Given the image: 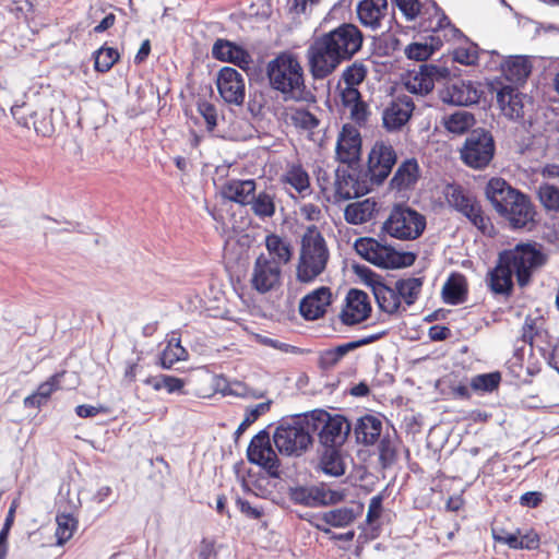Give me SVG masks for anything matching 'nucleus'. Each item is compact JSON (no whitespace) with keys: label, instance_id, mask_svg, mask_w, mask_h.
<instances>
[{"label":"nucleus","instance_id":"obj_59","mask_svg":"<svg viewBox=\"0 0 559 559\" xmlns=\"http://www.w3.org/2000/svg\"><path fill=\"white\" fill-rule=\"evenodd\" d=\"M407 21H415L420 14L424 4L420 0H392Z\"/></svg>","mask_w":559,"mask_h":559},{"label":"nucleus","instance_id":"obj_37","mask_svg":"<svg viewBox=\"0 0 559 559\" xmlns=\"http://www.w3.org/2000/svg\"><path fill=\"white\" fill-rule=\"evenodd\" d=\"M417 253L414 251H403L396 249L393 245L386 243L383 252V262L381 270H402L412 266L417 260Z\"/></svg>","mask_w":559,"mask_h":559},{"label":"nucleus","instance_id":"obj_5","mask_svg":"<svg viewBox=\"0 0 559 559\" xmlns=\"http://www.w3.org/2000/svg\"><path fill=\"white\" fill-rule=\"evenodd\" d=\"M310 429L313 436L317 433L321 447L343 448L347 442L353 423L344 414H332L324 408L308 411Z\"/></svg>","mask_w":559,"mask_h":559},{"label":"nucleus","instance_id":"obj_58","mask_svg":"<svg viewBox=\"0 0 559 559\" xmlns=\"http://www.w3.org/2000/svg\"><path fill=\"white\" fill-rule=\"evenodd\" d=\"M404 53L408 60L417 62H425L433 56L424 41L411 43L405 47Z\"/></svg>","mask_w":559,"mask_h":559},{"label":"nucleus","instance_id":"obj_34","mask_svg":"<svg viewBox=\"0 0 559 559\" xmlns=\"http://www.w3.org/2000/svg\"><path fill=\"white\" fill-rule=\"evenodd\" d=\"M444 129L454 135H463L471 133L477 123L474 114L466 110H456L450 115H447L441 120Z\"/></svg>","mask_w":559,"mask_h":559},{"label":"nucleus","instance_id":"obj_63","mask_svg":"<svg viewBox=\"0 0 559 559\" xmlns=\"http://www.w3.org/2000/svg\"><path fill=\"white\" fill-rule=\"evenodd\" d=\"M386 490L388 487H385L381 492L373 496L370 499L369 508L366 516V523L371 524L373 521H377L381 518L383 512V501L386 498Z\"/></svg>","mask_w":559,"mask_h":559},{"label":"nucleus","instance_id":"obj_53","mask_svg":"<svg viewBox=\"0 0 559 559\" xmlns=\"http://www.w3.org/2000/svg\"><path fill=\"white\" fill-rule=\"evenodd\" d=\"M367 75V67L362 62L355 61L345 68L340 81H343L347 86L357 87L366 80Z\"/></svg>","mask_w":559,"mask_h":559},{"label":"nucleus","instance_id":"obj_21","mask_svg":"<svg viewBox=\"0 0 559 559\" xmlns=\"http://www.w3.org/2000/svg\"><path fill=\"white\" fill-rule=\"evenodd\" d=\"M484 92L476 87L473 81H460L449 85L441 94L444 104L469 107L480 102Z\"/></svg>","mask_w":559,"mask_h":559},{"label":"nucleus","instance_id":"obj_30","mask_svg":"<svg viewBox=\"0 0 559 559\" xmlns=\"http://www.w3.org/2000/svg\"><path fill=\"white\" fill-rule=\"evenodd\" d=\"M287 497L293 504L307 508H321L322 481L318 485H296L287 488Z\"/></svg>","mask_w":559,"mask_h":559},{"label":"nucleus","instance_id":"obj_55","mask_svg":"<svg viewBox=\"0 0 559 559\" xmlns=\"http://www.w3.org/2000/svg\"><path fill=\"white\" fill-rule=\"evenodd\" d=\"M237 389H233L228 380L222 374L215 378V391L222 393L224 396L234 395L237 397H248L249 386L243 382L236 381L234 383Z\"/></svg>","mask_w":559,"mask_h":559},{"label":"nucleus","instance_id":"obj_48","mask_svg":"<svg viewBox=\"0 0 559 559\" xmlns=\"http://www.w3.org/2000/svg\"><path fill=\"white\" fill-rule=\"evenodd\" d=\"M355 522L353 508L342 507L323 512V523L336 528H343Z\"/></svg>","mask_w":559,"mask_h":559},{"label":"nucleus","instance_id":"obj_1","mask_svg":"<svg viewBox=\"0 0 559 559\" xmlns=\"http://www.w3.org/2000/svg\"><path fill=\"white\" fill-rule=\"evenodd\" d=\"M364 40L361 29L350 22H343L314 37L306 52L312 79L320 81L329 78L342 63L350 61L361 50Z\"/></svg>","mask_w":559,"mask_h":559},{"label":"nucleus","instance_id":"obj_12","mask_svg":"<svg viewBox=\"0 0 559 559\" xmlns=\"http://www.w3.org/2000/svg\"><path fill=\"white\" fill-rule=\"evenodd\" d=\"M535 271H525L519 269H497L493 266L489 269L486 275V283L488 289L493 295H501L509 298L514 293V281L513 276L516 277L518 285L524 288L532 282Z\"/></svg>","mask_w":559,"mask_h":559},{"label":"nucleus","instance_id":"obj_20","mask_svg":"<svg viewBox=\"0 0 559 559\" xmlns=\"http://www.w3.org/2000/svg\"><path fill=\"white\" fill-rule=\"evenodd\" d=\"M383 419L390 424V420L381 413L365 414L357 418L356 424L353 426L355 441L357 444L371 447L377 444L380 437H382Z\"/></svg>","mask_w":559,"mask_h":559},{"label":"nucleus","instance_id":"obj_44","mask_svg":"<svg viewBox=\"0 0 559 559\" xmlns=\"http://www.w3.org/2000/svg\"><path fill=\"white\" fill-rule=\"evenodd\" d=\"M536 197L547 213H559V187L542 182L536 188Z\"/></svg>","mask_w":559,"mask_h":559},{"label":"nucleus","instance_id":"obj_35","mask_svg":"<svg viewBox=\"0 0 559 559\" xmlns=\"http://www.w3.org/2000/svg\"><path fill=\"white\" fill-rule=\"evenodd\" d=\"M424 282V276L400 278L395 282V286L393 288L394 296L397 300L401 302L403 301L406 306L411 307L418 300Z\"/></svg>","mask_w":559,"mask_h":559},{"label":"nucleus","instance_id":"obj_39","mask_svg":"<svg viewBox=\"0 0 559 559\" xmlns=\"http://www.w3.org/2000/svg\"><path fill=\"white\" fill-rule=\"evenodd\" d=\"M502 382V373L499 370L475 374L469 380L474 394L484 396L497 393Z\"/></svg>","mask_w":559,"mask_h":559},{"label":"nucleus","instance_id":"obj_15","mask_svg":"<svg viewBox=\"0 0 559 559\" xmlns=\"http://www.w3.org/2000/svg\"><path fill=\"white\" fill-rule=\"evenodd\" d=\"M212 57L221 62L231 63L245 71L248 75L253 69L252 56L246 46L227 38H217L212 46Z\"/></svg>","mask_w":559,"mask_h":559},{"label":"nucleus","instance_id":"obj_3","mask_svg":"<svg viewBox=\"0 0 559 559\" xmlns=\"http://www.w3.org/2000/svg\"><path fill=\"white\" fill-rule=\"evenodd\" d=\"M272 440L281 455L300 457L307 453L314 443L308 412L292 415L290 421L283 418L276 427Z\"/></svg>","mask_w":559,"mask_h":559},{"label":"nucleus","instance_id":"obj_54","mask_svg":"<svg viewBox=\"0 0 559 559\" xmlns=\"http://www.w3.org/2000/svg\"><path fill=\"white\" fill-rule=\"evenodd\" d=\"M356 174H352L348 170L337 167L335 169V198L340 201H349L353 199L352 193L348 190H345L344 187L352 183Z\"/></svg>","mask_w":559,"mask_h":559},{"label":"nucleus","instance_id":"obj_64","mask_svg":"<svg viewBox=\"0 0 559 559\" xmlns=\"http://www.w3.org/2000/svg\"><path fill=\"white\" fill-rule=\"evenodd\" d=\"M336 90L338 91V96L341 99V104L345 108H350L352 106L356 105L360 100H362V95L360 91L355 86H341V81H338Z\"/></svg>","mask_w":559,"mask_h":559},{"label":"nucleus","instance_id":"obj_23","mask_svg":"<svg viewBox=\"0 0 559 559\" xmlns=\"http://www.w3.org/2000/svg\"><path fill=\"white\" fill-rule=\"evenodd\" d=\"M346 468L347 465L343 448L322 447V452L319 455V463L316 467L317 471H320L330 477H341L345 475Z\"/></svg>","mask_w":559,"mask_h":559},{"label":"nucleus","instance_id":"obj_33","mask_svg":"<svg viewBox=\"0 0 559 559\" xmlns=\"http://www.w3.org/2000/svg\"><path fill=\"white\" fill-rule=\"evenodd\" d=\"M461 214L464 215L484 236L490 238L496 237L497 230L490 217L485 215L481 204L476 197L468 203Z\"/></svg>","mask_w":559,"mask_h":559},{"label":"nucleus","instance_id":"obj_13","mask_svg":"<svg viewBox=\"0 0 559 559\" xmlns=\"http://www.w3.org/2000/svg\"><path fill=\"white\" fill-rule=\"evenodd\" d=\"M362 154V138L352 123H344L338 133L335 146V159L347 165L352 170L360 167Z\"/></svg>","mask_w":559,"mask_h":559},{"label":"nucleus","instance_id":"obj_62","mask_svg":"<svg viewBox=\"0 0 559 559\" xmlns=\"http://www.w3.org/2000/svg\"><path fill=\"white\" fill-rule=\"evenodd\" d=\"M352 271L368 288L374 285L378 281H382L383 277L381 274L374 272L371 267L356 261H353L352 263Z\"/></svg>","mask_w":559,"mask_h":559},{"label":"nucleus","instance_id":"obj_29","mask_svg":"<svg viewBox=\"0 0 559 559\" xmlns=\"http://www.w3.org/2000/svg\"><path fill=\"white\" fill-rule=\"evenodd\" d=\"M386 243L373 237L365 236L355 240L353 249L362 260L381 269Z\"/></svg>","mask_w":559,"mask_h":559},{"label":"nucleus","instance_id":"obj_2","mask_svg":"<svg viewBox=\"0 0 559 559\" xmlns=\"http://www.w3.org/2000/svg\"><path fill=\"white\" fill-rule=\"evenodd\" d=\"M265 75L270 88L280 92L284 102H317V96L306 86L304 68L295 52H278L267 62Z\"/></svg>","mask_w":559,"mask_h":559},{"label":"nucleus","instance_id":"obj_31","mask_svg":"<svg viewBox=\"0 0 559 559\" xmlns=\"http://www.w3.org/2000/svg\"><path fill=\"white\" fill-rule=\"evenodd\" d=\"M374 301L381 312L395 316L401 311V301L394 296L393 288L388 285L384 277L370 287Z\"/></svg>","mask_w":559,"mask_h":559},{"label":"nucleus","instance_id":"obj_46","mask_svg":"<svg viewBox=\"0 0 559 559\" xmlns=\"http://www.w3.org/2000/svg\"><path fill=\"white\" fill-rule=\"evenodd\" d=\"M353 352L349 342L340 344L333 348L320 353L318 366L322 370H330L336 366L348 353Z\"/></svg>","mask_w":559,"mask_h":559},{"label":"nucleus","instance_id":"obj_22","mask_svg":"<svg viewBox=\"0 0 559 559\" xmlns=\"http://www.w3.org/2000/svg\"><path fill=\"white\" fill-rule=\"evenodd\" d=\"M257 190L254 179H228L219 188V197L223 203L234 202L241 206L250 204L251 198Z\"/></svg>","mask_w":559,"mask_h":559},{"label":"nucleus","instance_id":"obj_9","mask_svg":"<svg viewBox=\"0 0 559 559\" xmlns=\"http://www.w3.org/2000/svg\"><path fill=\"white\" fill-rule=\"evenodd\" d=\"M496 212L508 222L511 230L527 229L532 231L540 222L539 214L531 197L521 190Z\"/></svg>","mask_w":559,"mask_h":559},{"label":"nucleus","instance_id":"obj_51","mask_svg":"<svg viewBox=\"0 0 559 559\" xmlns=\"http://www.w3.org/2000/svg\"><path fill=\"white\" fill-rule=\"evenodd\" d=\"M284 181L290 185L299 193L306 191L310 187L309 175L301 165H293L284 176Z\"/></svg>","mask_w":559,"mask_h":559},{"label":"nucleus","instance_id":"obj_41","mask_svg":"<svg viewBox=\"0 0 559 559\" xmlns=\"http://www.w3.org/2000/svg\"><path fill=\"white\" fill-rule=\"evenodd\" d=\"M53 108H41L29 112L32 124L37 135L51 138L56 132Z\"/></svg>","mask_w":559,"mask_h":559},{"label":"nucleus","instance_id":"obj_8","mask_svg":"<svg viewBox=\"0 0 559 559\" xmlns=\"http://www.w3.org/2000/svg\"><path fill=\"white\" fill-rule=\"evenodd\" d=\"M462 162L473 169H485L496 154V142L485 128L472 130L460 150Z\"/></svg>","mask_w":559,"mask_h":559},{"label":"nucleus","instance_id":"obj_27","mask_svg":"<svg viewBox=\"0 0 559 559\" xmlns=\"http://www.w3.org/2000/svg\"><path fill=\"white\" fill-rule=\"evenodd\" d=\"M80 506L81 500L79 498L78 503H73L71 500H68L69 511H58L56 515L57 528L55 533L57 546L62 547L76 531L79 521L73 513L80 508Z\"/></svg>","mask_w":559,"mask_h":559},{"label":"nucleus","instance_id":"obj_61","mask_svg":"<svg viewBox=\"0 0 559 559\" xmlns=\"http://www.w3.org/2000/svg\"><path fill=\"white\" fill-rule=\"evenodd\" d=\"M198 112L203 117L206 124V130L212 132L217 127V111L214 104L205 100L199 99L197 103Z\"/></svg>","mask_w":559,"mask_h":559},{"label":"nucleus","instance_id":"obj_25","mask_svg":"<svg viewBox=\"0 0 559 559\" xmlns=\"http://www.w3.org/2000/svg\"><path fill=\"white\" fill-rule=\"evenodd\" d=\"M467 278L460 272H452L441 289V298L444 304L459 306L467 300Z\"/></svg>","mask_w":559,"mask_h":559},{"label":"nucleus","instance_id":"obj_52","mask_svg":"<svg viewBox=\"0 0 559 559\" xmlns=\"http://www.w3.org/2000/svg\"><path fill=\"white\" fill-rule=\"evenodd\" d=\"M274 449L265 456H262L259 463H254L253 465L259 466L267 477L273 479H282L283 471L281 469L282 461L278 457V452Z\"/></svg>","mask_w":559,"mask_h":559},{"label":"nucleus","instance_id":"obj_7","mask_svg":"<svg viewBox=\"0 0 559 559\" xmlns=\"http://www.w3.org/2000/svg\"><path fill=\"white\" fill-rule=\"evenodd\" d=\"M548 257L542 243L534 240L518 242L511 249H503L498 253L497 269H519L537 271L547 263Z\"/></svg>","mask_w":559,"mask_h":559},{"label":"nucleus","instance_id":"obj_19","mask_svg":"<svg viewBox=\"0 0 559 559\" xmlns=\"http://www.w3.org/2000/svg\"><path fill=\"white\" fill-rule=\"evenodd\" d=\"M486 69L489 71L500 70L507 81L522 86L532 74L533 63L530 56L514 55L507 57L499 64H487Z\"/></svg>","mask_w":559,"mask_h":559},{"label":"nucleus","instance_id":"obj_40","mask_svg":"<svg viewBox=\"0 0 559 559\" xmlns=\"http://www.w3.org/2000/svg\"><path fill=\"white\" fill-rule=\"evenodd\" d=\"M265 247L272 257V261L281 266L290 262L294 255V248L289 241L276 234H269L265 237Z\"/></svg>","mask_w":559,"mask_h":559},{"label":"nucleus","instance_id":"obj_14","mask_svg":"<svg viewBox=\"0 0 559 559\" xmlns=\"http://www.w3.org/2000/svg\"><path fill=\"white\" fill-rule=\"evenodd\" d=\"M372 313V305L368 294L359 288H350L344 299L338 314L343 325L355 326L367 321Z\"/></svg>","mask_w":559,"mask_h":559},{"label":"nucleus","instance_id":"obj_26","mask_svg":"<svg viewBox=\"0 0 559 559\" xmlns=\"http://www.w3.org/2000/svg\"><path fill=\"white\" fill-rule=\"evenodd\" d=\"M388 9V0H360L356 7L359 22L365 27L377 29Z\"/></svg>","mask_w":559,"mask_h":559},{"label":"nucleus","instance_id":"obj_4","mask_svg":"<svg viewBox=\"0 0 559 559\" xmlns=\"http://www.w3.org/2000/svg\"><path fill=\"white\" fill-rule=\"evenodd\" d=\"M330 251L326 241L316 225L307 227L301 238V249L296 278L301 284L312 283L328 265Z\"/></svg>","mask_w":559,"mask_h":559},{"label":"nucleus","instance_id":"obj_42","mask_svg":"<svg viewBox=\"0 0 559 559\" xmlns=\"http://www.w3.org/2000/svg\"><path fill=\"white\" fill-rule=\"evenodd\" d=\"M378 443L379 464L382 469L391 468L399 460V450L394 438L386 432Z\"/></svg>","mask_w":559,"mask_h":559},{"label":"nucleus","instance_id":"obj_50","mask_svg":"<svg viewBox=\"0 0 559 559\" xmlns=\"http://www.w3.org/2000/svg\"><path fill=\"white\" fill-rule=\"evenodd\" d=\"M474 198V195L466 193L461 185L448 186L447 201L459 213H462Z\"/></svg>","mask_w":559,"mask_h":559},{"label":"nucleus","instance_id":"obj_60","mask_svg":"<svg viewBox=\"0 0 559 559\" xmlns=\"http://www.w3.org/2000/svg\"><path fill=\"white\" fill-rule=\"evenodd\" d=\"M545 338L547 347L539 346V352L545 358L547 365L559 373V366L556 360V354L559 348V338L554 340L547 331H545Z\"/></svg>","mask_w":559,"mask_h":559},{"label":"nucleus","instance_id":"obj_24","mask_svg":"<svg viewBox=\"0 0 559 559\" xmlns=\"http://www.w3.org/2000/svg\"><path fill=\"white\" fill-rule=\"evenodd\" d=\"M420 167L415 157L404 159L389 182L391 189L404 191L414 187L419 180Z\"/></svg>","mask_w":559,"mask_h":559},{"label":"nucleus","instance_id":"obj_28","mask_svg":"<svg viewBox=\"0 0 559 559\" xmlns=\"http://www.w3.org/2000/svg\"><path fill=\"white\" fill-rule=\"evenodd\" d=\"M519 190L520 189L512 187L504 178L492 177L486 183L485 197L495 211H498V209L506 205Z\"/></svg>","mask_w":559,"mask_h":559},{"label":"nucleus","instance_id":"obj_10","mask_svg":"<svg viewBox=\"0 0 559 559\" xmlns=\"http://www.w3.org/2000/svg\"><path fill=\"white\" fill-rule=\"evenodd\" d=\"M451 76L447 67H439L433 63H423L419 70H407L401 74V82L405 90L417 96H427L435 88L436 81H445Z\"/></svg>","mask_w":559,"mask_h":559},{"label":"nucleus","instance_id":"obj_18","mask_svg":"<svg viewBox=\"0 0 559 559\" xmlns=\"http://www.w3.org/2000/svg\"><path fill=\"white\" fill-rule=\"evenodd\" d=\"M333 302L329 286H320L305 295L299 301V314L306 321H316L325 316Z\"/></svg>","mask_w":559,"mask_h":559},{"label":"nucleus","instance_id":"obj_6","mask_svg":"<svg viewBox=\"0 0 559 559\" xmlns=\"http://www.w3.org/2000/svg\"><path fill=\"white\" fill-rule=\"evenodd\" d=\"M426 227L427 219L424 214L405 202H397L393 204L389 217L383 222L381 235L412 241L421 237Z\"/></svg>","mask_w":559,"mask_h":559},{"label":"nucleus","instance_id":"obj_49","mask_svg":"<svg viewBox=\"0 0 559 559\" xmlns=\"http://www.w3.org/2000/svg\"><path fill=\"white\" fill-rule=\"evenodd\" d=\"M251 210L260 218L272 217L275 214L276 206L274 198L265 191L253 194L250 201Z\"/></svg>","mask_w":559,"mask_h":559},{"label":"nucleus","instance_id":"obj_45","mask_svg":"<svg viewBox=\"0 0 559 559\" xmlns=\"http://www.w3.org/2000/svg\"><path fill=\"white\" fill-rule=\"evenodd\" d=\"M272 401L267 400L266 402L259 403L254 406H249L246 409L245 418L239 424L238 428L234 432V441L237 444L240 437L246 432V430L254 424L262 415L267 413L271 409Z\"/></svg>","mask_w":559,"mask_h":559},{"label":"nucleus","instance_id":"obj_32","mask_svg":"<svg viewBox=\"0 0 559 559\" xmlns=\"http://www.w3.org/2000/svg\"><path fill=\"white\" fill-rule=\"evenodd\" d=\"M377 214V202L372 198L349 203L345 206L344 218L350 225H361Z\"/></svg>","mask_w":559,"mask_h":559},{"label":"nucleus","instance_id":"obj_47","mask_svg":"<svg viewBox=\"0 0 559 559\" xmlns=\"http://www.w3.org/2000/svg\"><path fill=\"white\" fill-rule=\"evenodd\" d=\"M392 27L380 36L372 37L373 55L379 57L391 56L392 52L400 50L401 40L395 36L391 35Z\"/></svg>","mask_w":559,"mask_h":559},{"label":"nucleus","instance_id":"obj_36","mask_svg":"<svg viewBox=\"0 0 559 559\" xmlns=\"http://www.w3.org/2000/svg\"><path fill=\"white\" fill-rule=\"evenodd\" d=\"M271 426L272 424L261 429L251 438L246 451V457L250 464L259 463L262 456L274 450L270 433Z\"/></svg>","mask_w":559,"mask_h":559},{"label":"nucleus","instance_id":"obj_16","mask_svg":"<svg viewBox=\"0 0 559 559\" xmlns=\"http://www.w3.org/2000/svg\"><path fill=\"white\" fill-rule=\"evenodd\" d=\"M215 84L225 103L240 106L246 97V84L242 74L231 67H223L216 74Z\"/></svg>","mask_w":559,"mask_h":559},{"label":"nucleus","instance_id":"obj_57","mask_svg":"<svg viewBox=\"0 0 559 559\" xmlns=\"http://www.w3.org/2000/svg\"><path fill=\"white\" fill-rule=\"evenodd\" d=\"M67 373L66 370L58 371L50 376L45 382L40 383L37 389L36 393L39 396V399L46 400L49 402L51 399V395L53 392L60 389V381L61 378Z\"/></svg>","mask_w":559,"mask_h":559},{"label":"nucleus","instance_id":"obj_43","mask_svg":"<svg viewBox=\"0 0 559 559\" xmlns=\"http://www.w3.org/2000/svg\"><path fill=\"white\" fill-rule=\"evenodd\" d=\"M92 59L94 60V70L98 73H106L119 62L120 53L117 48L104 44L92 53Z\"/></svg>","mask_w":559,"mask_h":559},{"label":"nucleus","instance_id":"obj_11","mask_svg":"<svg viewBox=\"0 0 559 559\" xmlns=\"http://www.w3.org/2000/svg\"><path fill=\"white\" fill-rule=\"evenodd\" d=\"M397 163V154L391 144L377 141L367 158V170L364 173L371 185L381 186L391 175Z\"/></svg>","mask_w":559,"mask_h":559},{"label":"nucleus","instance_id":"obj_17","mask_svg":"<svg viewBox=\"0 0 559 559\" xmlns=\"http://www.w3.org/2000/svg\"><path fill=\"white\" fill-rule=\"evenodd\" d=\"M281 266L261 253L254 261L251 287L259 294H266L281 284Z\"/></svg>","mask_w":559,"mask_h":559},{"label":"nucleus","instance_id":"obj_56","mask_svg":"<svg viewBox=\"0 0 559 559\" xmlns=\"http://www.w3.org/2000/svg\"><path fill=\"white\" fill-rule=\"evenodd\" d=\"M290 120L296 128L307 131L313 130L320 124L319 118L308 108H296Z\"/></svg>","mask_w":559,"mask_h":559},{"label":"nucleus","instance_id":"obj_38","mask_svg":"<svg viewBox=\"0 0 559 559\" xmlns=\"http://www.w3.org/2000/svg\"><path fill=\"white\" fill-rule=\"evenodd\" d=\"M412 120V114L392 100L382 111V127L386 132H400Z\"/></svg>","mask_w":559,"mask_h":559}]
</instances>
